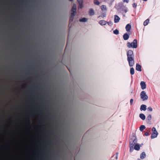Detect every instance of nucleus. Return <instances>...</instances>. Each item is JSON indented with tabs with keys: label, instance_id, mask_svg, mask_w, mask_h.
Instances as JSON below:
<instances>
[{
	"label": "nucleus",
	"instance_id": "c756f323",
	"mask_svg": "<svg viewBox=\"0 0 160 160\" xmlns=\"http://www.w3.org/2000/svg\"><path fill=\"white\" fill-rule=\"evenodd\" d=\"M147 110L148 111L150 112H151L152 111V109L151 107H148L147 108Z\"/></svg>",
	"mask_w": 160,
	"mask_h": 160
},
{
	"label": "nucleus",
	"instance_id": "2f4dec72",
	"mask_svg": "<svg viewBox=\"0 0 160 160\" xmlns=\"http://www.w3.org/2000/svg\"><path fill=\"white\" fill-rule=\"evenodd\" d=\"M144 134L146 136H148L149 135V132H146Z\"/></svg>",
	"mask_w": 160,
	"mask_h": 160
},
{
	"label": "nucleus",
	"instance_id": "9d476101",
	"mask_svg": "<svg viewBox=\"0 0 160 160\" xmlns=\"http://www.w3.org/2000/svg\"><path fill=\"white\" fill-rule=\"evenodd\" d=\"M136 70L137 71H142L141 67V65L138 63L136 65Z\"/></svg>",
	"mask_w": 160,
	"mask_h": 160
},
{
	"label": "nucleus",
	"instance_id": "c85d7f7f",
	"mask_svg": "<svg viewBox=\"0 0 160 160\" xmlns=\"http://www.w3.org/2000/svg\"><path fill=\"white\" fill-rule=\"evenodd\" d=\"M76 13V12H72L71 13L70 16L74 17Z\"/></svg>",
	"mask_w": 160,
	"mask_h": 160
},
{
	"label": "nucleus",
	"instance_id": "f257e3e1",
	"mask_svg": "<svg viewBox=\"0 0 160 160\" xmlns=\"http://www.w3.org/2000/svg\"><path fill=\"white\" fill-rule=\"evenodd\" d=\"M127 60L130 67H132L135 64L134 55L132 50H129L127 52Z\"/></svg>",
	"mask_w": 160,
	"mask_h": 160
},
{
	"label": "nucleus",
	"instance_id": "bb28decb",
	"mask_svg": "<svg viewBox=\"0 0 160 160\" xmlns=\"http://www.w3.org/2000/svg\"><path fill=\"white\" fill-rule=\"evenodd\" d=\"M77 1L78 3L82 5V3L83 0H77Z\"/></svg>",
	"mask_w": 160,
	"mask_h": 160
},
{
	"label": "nucleus",
	"instance_id": "20e7f679",
	"mask_svg": "<svg viewBox=\"0 0 160 160\" xmlns=\"http://www.w3.org/2000/svg\"><path fill=\"white\" fill-rule=\"evenodd\" d=\"M152 132L151 134V138H156L158 135V132L156 130V128L153 127L152 128Z\"/></svg>",
	"mask_w": 160,
	"mask_h": 160
},
{
	"label": "nucleus",
	"instance_id": "c9c22d12",
	"mask_svg": "<svg viewBox=\"0 0 160 160\" xmlns=\"http://www.w3.org/2000/svg\"><path fill=\"white\" fill-rule=\"evenodd\" d=\"M68 41L67 42V45H66V48H65V50H66V48L67 47H68Z\"/></svg>",
	"mask_w": 160,
	"mask_h": 160
},
{
	"label": "nucleus",
	"instance_id": "2eb2a0df",
	"mask_svg": "<svg viewBox=\"0 0 160 160\" xmlns=\"http://www.w3.org/2000/svg\"><path fill=\"white\" fill-rule=\"evenodd\" d=\"M146 155L145 153L144 152H143L141 153L140 155V158L141 159H143L145 158Z\"/></svg>",
	"mask_w": 160,
	"mask_h": 160
},
{
	"label": "nucleus",
	"instance_id": "b1692460",
	"mask_svg": "<svg viewBox=\"0 0 160 160\" xmlns=\"http://www.w3.org/2000/svg\"><path fill=\"white\" fill-rule=\"evenodd\" d=\"M93 3L97 5H99L100 3L97 0H94Z\"/></svg>",
	"mask_w": 160,
	"mask_h": 160
},
{
	"label": "nucleus",
	"instance_id": "1a4fd4ad",
	"mask_svg": "<svg viewBox=\"0 0 160 160\" xmlns=\"http://www.w3.org/2000/svg\"><path fill=\"white\" fill-rule=\"evenodd\" d=\"M123 38L125 40H127L129 38V35L128 33H125L123 35Z\"/></svg>",
	"mask_w": 160,
	"mask_h": 160
},
{
	"label": "nucleus",
	"instance_id": "9b49d317",
	"mask_svg": "<svg viewBox=\"0 0 160 160\" xmlns=\"http://www.w3.org/2000/svg\"><path fill=\"white\" fill-rule=\"evenodd\" d=\"M152 119V116L151 115H149L147 117L146 121L148 123H149L151 122V120Z\"/></svg>",
	"mask_w": 160,
	"mask_h": 160
},
{
	"label": "nucleus",
	"instance_id": "f03ea898",
	"mask_svg": "<svg viewBox=\"0 0 160 160\" xmlns=\"http://www.w3.org/2000/svg\"><path fill=\"white\" fill-rule=\"evenodd\" d=\"M127 46L128 48H136L137 47V40L135 39L132 42L130 43L128 42L127 43Z\"/></svg>",
	"mask_w": 160,
	"mask_h": 160
},
{
	"label": "nucleus",
	"instance_id": "0eeeda50",
	"mask_svg": "<svg viewBox=\"0 0 160 160\" xmlns=\"http://www.w3.org/2000/svg\"><path fill=\"white\" fill-rule=\"evenodd\" d=\"M120 20V18L117 15L114 16V22L115 23L118 22Z\"/></svg>",
	"mask_w": 160,
	"mask_h": 160
},
{
	"label": "nucleus",
	"instance_id": "473e14b6",
	"mask_svg": "<svg viewBox=\"0 0 160 160\" xmlns=\"http://www.w3.org/2000/svg\"><path fill=\"white\" fill-rule=\"evenodd\" d=\"M133 102V99H131L130 100V103L131 105H132Z\"/></svg>",
	"mask_w": 160,
	"mask_h": 160
},
{
	"label": "nucleus",
	"instance_id": "5701e85b",
	"mask_svg": "<svg viewBox=\"0 0 160 160\" xmlns=\"http://www.w3.org/2000/svg\"><path fill=\"white\" fill-rule=\"evenodd\" d=\"M130 73L132 75L134 74V70L133 68H130Z\"/></svg>",
	"mask_w": 160,
	"mask_h": 160
},
{
	"label": "nucleus",
	"instance_id": "dca6fc26",
	"mask_svg": "<svg viewBox=\"0 0 160 160\" xmlns=\"http://www.w3.org/2000/svg\"><path fill=\"white\" fill-rule=\"evenodd\" d=\"M89 14L90 16H92L94 14V12L92 9H90L89 10Z\"/></svg>",
	"mask_w": 160,
	"mask_h": 160
},
{
	"label": "nucleus",
	"instance_id": "7ed1b4c3",
	"mask_svg": "<svg viewBox=\"0 0 160 160\" xmlns=\"http://www.w3.org/2000/svg\"><path fill=\"white\" fill-rule=\"evenodd\" d=\"M137 142V140L136 139H134L132 140L131 139L130 142V151L131 152L133 149V147L135 145Z\"/></svg>",
	"mask_w": 160,
	"mask_h": 160
},
{
	"label": "nucleus",
	"instance_id": "a211bd4d",
	"mask_svg": "<svg viewBox=\"0 0 160 160\" xmlns=\"http://www.w3.org/2000/svg\"><path fill=\"white\" fill-rule=\"evenodd\" d=\"M134 149L137 151L139 150L140 149V146L138 144H136L134 146Z\"/></svg>",
	"mask_w": 160,
	"mask_h": 160
},
{
	"label": "nucleus",
	"instance_id": "4468645a",
	"mask_svg": "<svg viewBox=\"0 0 160 160\" xmlns=\"http://www.w3.org/2000/svg\"><path fill=\"white\" fill-rule=\"evenodd\" d=\"M139 117L142 120H144L145 119V115L143 113H140L139 114Z\"/></svg>",
	"mask_w": 160,
	"mask_h": 160
},
{
	"label": "nucleus",
	"instance_id": "423d86ee",
	"mask_svg": "<svg viewBox=\"0 0 160 160\" xmlns=\"http://www.w3.org/2000/svg\"><path fill=\"white\" fill-rule=\"evenodd\" d=\"M140 85L141 87V88L142 89H144L146 88V84L145 82L144 81H142L140 82Z\"/></svg>",
	"mask_w": 160,
	"mask_h": 160
},
{
	"label": "nucleus",
	"instance_id": "f704fd0d",
	"mask_svg": "<svg viewBox=\"0 0 160 160\" xmlns=\"http://www.w3.org/2000/svg\"><path fill=\"white\" fill-rule=\"evenodd\" d=\"M123 2H126L127 3H128L129 2L128 0H123Z\"/></svg>",
	"mask_w": 160,
	"mask_h": 160
},
{
	"label": "nucleus",
	"instance_id": "7c9ffc66",
	"mask_svg": "<svg viewBox=\"0 0 160 160\" xmlns=\"http://www.w3.org/2000/svg\"><path fill=\"white\" fill-rule=\"evenodd\" d=\"M137 4L136 3H134L132 4V6L134 8H135L137 7Z\"/></svg>",
	"mask_w": 160,
	"mask_h": 160
},
{
	"label": "nucleus",
	"instance_id": "ddd939ff",
	"mask_svg": "<svg viewBox=\"0 0 160 160\" xmlns=\"http://www.w3.org/2000/svg\"><path fill=\"white\" fill-rule=\"evenodd\" d=\"M131 28V26L130 24H127L126 25V28H125L126 30L127 31H129Z\"/></svg>",
	"mask_w": 160,
	"mask_h": 160
},
{
	"label": "nucleus",
	"instance_id": "412c9836",
	"mask_svg": "<svg viewBox=\"0 0 160 160\" xmlns=\"http://www.w3.org/2000/svg\"><path fill=\"white\" fill-rule=\"evenodd\" d=\"M149 21V19H146L143 22V25L144 26H146L148 24V22Z\"/></svg>",
	"mask_w": 160,
	"mask_h": 160
},
{
	"label": "nucleus",
	"instance_id": "e433bc0d",
	"mask_svg": "<svg viewBox=\"0 0 160 160\" xmlns=\"http://www.w3.org/2000/svg\"><path fill=\"white\" fill-rule=\"evenodd\" d=\"M137 160H140V159L139 158H138Z\"/></svg>",
	"mask_w": 160,
	"mask_h": 160
},
{
	"label": "nucleus",
	"instance_id": "6e6552de",
	"mask_svg": "<svg viewBox=\"0 0 160 160\" xmlns=\"http://www.w3.org/2000/svg\"><path fill=\"white\" fill-rule=\"evenodd\" d=\"M107 23V22L104 20H100L99 22V24L102 26L106 25Z\"/></svg>",
	"mask_w": 160,
	"mask_h": 160
},
{
	"label": "nucleus",
	"instance_id": "6ab92c4d",
	"mask_svg": "<svg viewBox=\"0 0 160 160\" xmlns=\"http://www.w3.org/2000/svg\"><path fill=\"white\" fill-rule=\"evenodd\" d=\"M146 127L144 125H141L140 128H139V129L142 132V131L144 129H145Z\"/></svg>",
	"mask_w": 160,
	"mask_h": 160
},
{
	"label": "nucleus",
	"instance_id": "72a5a7b5",
	"mask_svg": "<svg viewBox=\"0 0 160 160\" xmlns=\"http://www.w3.org/2000/svg\"><path fill=\"white\" fill-rule=\"evenodd\" d=\"M83 7V4L82 3V5H81L80 4H79V7L80 8H82Z\"/></svg>",
	"mask_w": 160,
	"mask_h": 160
},
{
	"label": "nucleus",
	"instance_id": "4be33fe9",
	"mask_svg": "<svg viewBox=\"0 0 160 160\" xmlns=\"http://www.w3.org/2000/svg\"><path fill=\"white\" fill-rule=\"evenodd\" d=\"M101 8L102 11L106 10V7L105 5H102L101 6Z\"/></svg>",
	"mask_w": 160,
	"mask_h": 160
},
{
	"label": "nucleus",
	"instance_id": "4c0bfd02",
	"mask_svg": "<svg viewBox=\"0 0 160 160\" xmlns=\"http://www.w3.org/2000/svg\"><path fill=\"white\" fill-rule=\"evenodd\" d=\"M69 1H72L73 0H69Z\"/></svg>",
	"mask_w": 160,
	"mask_h": 160
},
{
	"label": "nucleus",
	"instance_id": "cd10ccee",
	"mask_svg": "<svg viewBox=\"0 0 160 160\" xmlns=\"http://www.w3.org/2000/svg\"><path fill=\"white\" fill-rule=\"evenodd\" d=\"M107 23H108V25L110 26H112V23L111 21L107 22Z\"/></svg>",
	"mask_w": 160,
	"mask_h": 160
},
{
	"label": "nucleus",
	"instance_id": "f8f14e48",
	"mask_svg": "<svg viewBox=\"0 0 160 160\" xmlns=\"http://www.w3.org/2000/svg\"><path fill=\"white\" fill-rule=\"evenodd\" d=\"M147 106L146 105L142 104L141 105L140 107V110L141 111L143 110L144 111H145L146 109Z\"/></svg>",
	"mask_w": 160,
	"mask_h": 160
},
{
	"label": "nucleus",
	"instance_id": "f3484780",
	"mask_svg": "<svg viewBox=\"0 0 160 160\" xmlns=\"http://www.w3.org/2000/svg\"><path fill=\"white\" fill-rule=\"evenodd\" d=\"M76 6L75 4H74L72 8L71 11L72 12H76Z\"/></svg>",
	"mask_w": 160,
	"mask_h": 160
},
{
	"label": "nucleus",
	"instance_id": "39448f33",
	"mask_svg": "<svg viewBox=\"0 0 160 160\" xmlns=\"http://www.w3.org/2000/svg\"><path fill=\"white\" fill-rule=\"evenodd\" d=\"M140 97L143 100L145 101L148 99V97L146 94V92L144 91H142L140 94Z\"/></svg>",
	"mask_w": 160,
	"mask_h": 160
},
{
	"label": "nucleus",
	"instance_id": "aec40b11",
	"mask_svg": "<svg viewBox=\"0 0 160 160\" xmlns=\"http://www.w3.org/2000/svg\"><path fill=\"white\" fill-rule=\"evenodd\" d=\"M88 19L85 18H82L79 19V21L81 22H86Z\"/></svg>",
	"mask_w": 160,
	"mask_h": 160
},
{
	"label": "nucleus",
	"instance_id": "a878e982",
	"mask_svg": "<svg viewBox=\"0 0 160 160\" xmlns=\"http://www.w3.org/2000/svg\"><path fill=\"white\" fill-rule=\"evenodd\" d=\"M74 18V17L70 16L69 21V24L73 21Z\"/></svg>",
	"mask_w": 160,
	"mask_h": 160
},
{
	"label": "nucleus",
	"instance_id": "58836bf2",
	"mask_svg": "<svg viewBox=\"0 0 160 160\" xmlns=\"http://www.w3.org/2000/svg\"><path fill=\"white\" fill-rule=\"evenodd\" d=\"M125 12H127V10H125Z\"/></svg>",
	"mask_w": 160,
	"mask_h": 160
},
{
	"label": "nucleus",
	"instance_id": "393cba45",
	"mask_svg": "<svg viewBox=\"0 0 160 160\" xmlns=\"http://www.w3.org/2000/svg\"><path fill=\"white\" fill-rule=\"evenodd\" d=\"M113 32L114 34L116 35L118 34L119 33L118 30L117 29H116L115 30H114Z\"/></svg>",
	"mask_w": 160,
	"mask_h": 160
}]
</instances>
